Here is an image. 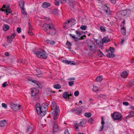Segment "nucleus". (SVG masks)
Segmentation results:
<instances>
[{"instance_id": "f257e3e1", "label": "nucleus", "mask_w": 134, "mask_h": 134, "mask_svg": "<svg viewBox=\"0 0 134 134\" xmlns=\"http://www.w3.org/2000/svg\"><path fill=\"white\" fill-rule=\"evenodd\" d=\"M42 27L44 31L49 34L53 35L56 33L55 28L52 24H44Z\"/></svg>"}, {"instance_id": "f03ea898", "label": "nucleus", "mask_w": 134, "mask_h": 134, "mask_svg": "<svg viewBox=\"0 0 134 134\" xmlns=\"http://www.w3.org/2000/svg\"><path fill=\"white\" fill-rule=\"evenodd\" d=\"M51 110L50 113L53 116L54 120H55L58 117L60 113L59 107L57 106L54 102H52L51 105Z\"/></svg>"}, {"instance_id": "7ed1b4c3", "label": "nucleus", "mask_w": 134, "mask_h": 134, "mask_svg": "<svg viewBox=\"0 0 134 134\" xmlns=\"http://www.w3.org/2000/svg\"><path fill=\"white\" fill-rule=\"evenodd\" d=\"M36 108L37 113L42 116H43L46 114V112L43 109L40 108V103H37L36 105Z\"/></svg>"}, {"instance_id": "20e7f679", "label": "nucleus", "mask_w": 134, "mask_h": 134, "mask_svg": "<svg viewBox=\"0 0 134 134\" xmlns=\"http://www.w3.org/2000/svg\"><path fill=\"white\" fill-rule=\"evenodd\" d=\"M36 54L38 57L44 59H46L47 56L46 53L44 50L37 52Z\"/></svg>"}, {"instance_id": "39448f33", "label": "nucleus", "mask_w": 134, "mask_h": 134, "mask_svg": "<svg viewBox=\"0 0 134 134\" xmlns=\"http://www.w3.org/2000/svg\"><path fill=\"white\" fill-rule=\"evenodd\" d=\"M87 45L92 52H95L97 51L96 46L93 41H90L87 44Z\"/></svg>"}, {"instance_id": "423d86ee", "label": "nucleus", "mask_w": 134, "mask_h": 134, "mask_svg": "<svg viewBox=\"0 0 134 134\" xmlns=\"http://www.w3.org/2000/svg\"><path fill=\"white\" fill-rule=\"evenodd\" d=\"M112 118L114 120L120 119L122 116L121 114L118 112H115L111 114Z\"/></svg>"}, {"instance_id": "0eeeda50", "label": "nucleus", "mask_w": 134, "mask_h": 134, "mask_svg": "<svg viewBox=\"0 0 134 134\" xmlns=\"http://www.w3.org/2000/svg\"><path fill=\"white\" fill-rule=\"evenodd\" d=\"M102 8L103 10V12L105 13L107 15H109L111 14V11L109 8H108L107 6V4H105L103 5L102 6Z\"/></svg>"}, {"instance_id": "6e6552de", "label": "nucleus", "mask_w": 134, "mask_h": 134, "mask_svg": "<svg viewBox=\"0 0 134 134\" xmlns=\"http://www.w3.org/2000/svg\"><path fill=\"white\" fill-rule=\"evenodd\" d=\"M20 106L19 104H16L13 103H12L10 104V107L13 110L16 111L19 109Z\"/></svg>"}, {"instance_id": "1a4fd4ad", "label": "nucleus", "mask_w": 134, "mask_h": 134, "mask_svg": "<svg viewBox=\"0 0 134 134\" xmlns=\"http://www.w3.org/2000/svg\"><path fill=\"white\" fill-rule=\"evenodd\" d=\"M31 90V95L32 96H34L38 93L39 91L38 89L35 88H32Z\"/></svg>"}, {"instance_id": "9d476101", "label": "nucleus", "mask_w": 134, "mask_h": 134, "mask_svg": "<svg viewBox=\"0 0 134 134\" xmlns=\"http://www.w3.org/2000/svg\"><path fill=\"white\" fill-rule=\"evenodd\" d=\"M72 26V25L71 24L69 20H68L65 23L64 25L63 26V28L64 29H68Z\"/></svg>"}, {"instance_id": "9b49d317", "label": "nucleus", "mask_w": 134, "mask_h": 134, "mask_svg": "<svg viewBox=\"0 0 134 134\" xmlns=\"http://www.w3.org/2000/svg\"><path fill=\"white\" fill-rule=\"evenodd\" d=\"M69 35L72 38H73L74 40V41L75 42H77L79 39L82 40L83 39L82 36H81L80 38L79 39L78 38L75 37L74 35H72L71 34H69Z\"/></svg>"}, {"instance_id": "f8f14e48", "label": "nucleus", "mask_w": 134, "mask_h": 134, "mask_svg": "<svg viewBox=\"0 0 134 134\" xmlns=\"http://www.w3.org/2000/svg\"><path fill=\"white\" fill-rule=\"evenodd\" d=\"M72 111H75V113L78 115L82 113L81 110H79L77 108L75 109H72Z\"/></svg>"}, {"instance_id": "ddd939ff", "label": "nucleus", "mask_w": 134, "mask_h": 134, "mask_svg": "<svg viewBox=\"0 0 134 134\" xmlns=\"http://www.w3.org/2000/svg\"><path fill=\"white\" fill-rule=\"evenodd\" d=\"M7 124V122L5 120H4L0 121V126L2 127H3Z\"/></svg>"}, {"instance_id": "4468645a", "label": "nucleus", "mask_w": 134, "mask_h": 134, "mask_svg": "<svg viewBox=\"0 0 134 134\" xmlns=\"http://www.w3.org/2000/svg\"><path fill=\"white\" fill-rule=\"evenodd\" d=\"M51 5L50 4L48 3L44 2L42 4V6L44 8H46Z\"/></svg>"}, {"instance_id": "2eb2a0df", "label": "nucleus", "mask_w": 134, "mask_h": 134, "mask_svg": "<svg viewBox=\"0 0 134 134\" xmlns=\"http://www.w3.org/2000/svg\"><path fill=\"white\" fill-rule=\"evenodd\" d=\"M24 2L22 0H20L19 2V4L20 7L21 8H22V9L24 8L23 7L24 5Z\"/></svg>"}, {"instance_id": "dca6fc26", "label": "nucleus", "mask_w": 134, "mask_h": 134, "mask_svg": "<svg viewBox=\"0 0 134 134\" xmlns=\"http://www.w3.org/2000/svg\"><path fill=\"white\" fill-rule=\"evenodd\" d=\"M110 41L108 37H104L102 39V42L103 43H107Z\"/></svg>"}, {"instance_id": "f3484780", "label": "nucleus", "mask_w": 134, "mask_h": 134, "mask_svg": "<svg viewBox=\"0 0 134 134\" xmlns=\"http://www.w3.org/2000/svg\"><path fill=\"white\" fill-rule=\"evenodd\" d=\"M121 76L123 78H125L127 75V73L126 71H123L120 74Z\"/></svg>"}, {"instance_id": "a211bd4d", "label": "nucleus", "mask_w": 134, "mask_h": 134, "mask_svg": "<svg viewBox=\"0 0 134 134\" xmlns=\"http://www.w3.org/2000/svg\"><path fill=\"white\" fill-rule=\"evenodd\" d=\"M9 28V26L7 24H4L3 26L2 29L4 31H7Z\"/></svg>"}, {"instance_id": "6ab92c4d", "label": "nucleus", "mask_w": 134, "mask_h": 134, "mask_svg": "<svg viewBox=\"0 0 134 134\" xmlns=\"http://www.w3.org/2000/svg\"><path fill=\"white\" fill-rule=\"evenodd\" d=\"M40 108L42 109H43V110H46V109H47L48 108V105L46 104L43 103L41 106H40Z\"/></svg>"}, {"instance_id": "aec40b11", "label": "nucleus", "mask_w": 134, "mask_h": 134, "mask_svg": "<svg viewBox=\"0 0 134 134\" xmlns=\"http://www.w3.org/2000/svg\"><path fill=\"white\" fill-rule=\"evenodd\" d=\"M63 97L65 99H67L68 98V94L67 92H64L63 94Z\"/></svg>"}, {"instance_id": "412c9836", "label": "nucleus", "mask_w": 134, "mask_h": 134, "mask_svg": "<svg viewBox=\"0 0 134 134\" xmlns=\"http://www.w3.org/2000/svg\"><path fill=\"white\" fill-rule=\"evenodd\" d=\"M127 10H122L121 11V15L122 16H125L127 15Z\"/></svg>"}, {"instance_id": "4be33fe9", "label": "nucleus", "mask_w": 134, "mask_h": 134, "mask_svg": "<svg viewBox=\"0 0 134 134\" xmlns=\"http://www.w3.org/2000/svg\"><path fill=\"white\" fill-rule=\"evenodd\" d=\"M113 53H108L107 54V56L109 58H113L115 56V55Z\"/></svg>"}, {"instance_id": "5701e85b", "label": "nucleus", "mask_w": 134, "mask_h": 134, "mask_svg": "<svg viewBox=\"0 0 134 134\" xmlns=\"http://www.w3.org/2000/svg\"><path fill=\"white\" fill-rule=\"evenodd\" d=\"M86 122L84 121H82L79 123V125L81 126H84L86 124Z\"/></svg>"}, {"instance_id": "b1692460", "label": "nucleus", "mask_w": 134, "mask_h": 134, "mask_svg": "<svg viewBox=\"0 0 134 134\" xmlns=\"http://www.w3.org/2000/svg\"><path fill=\"white\" fill-rule=\"evenodd\" d=\"M102 80V78L101 76H99L96 79V81L98 82H100Z\"/></svg>"}, {"instance_id": "393cba45", "label": "nucleus", "mask_w": 134, "mask_h": 134, "mask_svg": "<svg viewBox=\"0 0 134 134\" xmlns=\"http://www.w3.org/2000/svg\"><path fill=\"white\" fill-rule=\"evenodd\" d=\"M5 13L8 14V13H10L11 12V10L10 8H8L7 7V8H5Z\"/></svg>"}, {"instance_id": "a878e982", "label": "nucleus", "mask_w": 134, "mask_h": 134, "mask_svg": "<svg viewBox=\"0 0 134 134\" xmlns=\"http://www.w3.org/2000/svg\"><path fill=\"white\" fill-rule=\"evenodd\" d=\"M69 21L72 26L75 24L76 23V21L74 19H71L69 20Z\"/></svg>"}, {"instance_id": "bb28decb", "label": "nucleus", "mask_w": 134, "mask_h": 134, "mask_svg": "<svg viewBox=\"0 0 134 134\" xmlns=\"http://www.w3.org/2000/svg\"><path fill=\"white\" fill-rule=\"evenodd\" d=\"M47 43L51 45H53L55 43V42L53 41H51L50 40H47L46 41Z\"/></svg>"}, {"instance_id": "cd10ccee", "label": "nucleus", "mask_w": 134, "mask_h": 134, "mask_svg": "<svg viewBox=\"0 0 134 134\" xmlns=\"http://www.w3.org/2000/svg\"><path fill=\"white\" fill-rule=\"evenodd\" d=\"M125 20H124L121 23V28H125Z\"/></svg>"}, {"instance_id": "c85d7f7f", "label": "nucleus", "mask_w": 134, "mask_h": 134, "mask_svg": "<svg viewBox=\"0 0 134 134\" xmlns=\"http://www.w3.org/2000/svg\"><path fill=\"white\" fill-rule=\"evenodd\" d=\"M100 29L103 32H105L106 30L105 27L103 26H100Z\"/></svg>"}, {"instance_id": "c756f323", "label": "nucleus", "mask_w": 134, "mask_h": 134, "mask_svg": "<svg viewBox=\"0 0 134 134\" xmlns=\"http://www.w3.org/2000/svg\"><path fill=\"white\" fill-rule=\"evenodd\" d=\"M7 42L8 43H10L12 42L13 39V38H9V36H8L7 37Z\"/></svg>"}, {"instance_id": "7c9ffc66", "label": "nucleus", "mask_w": 134, "mask_h": 134, "mask_svg": "<svg viewBox=\"0 0 134 134\" xmlns=\"http://www.w3.org/2000/svg\"><path fill=\"white\" fill-rule=\"evenodd\" d=\"M53 87L56 89H60L61 87V86L59 84H56L53 86Z\"/></svg>"}, {"instance_id": "2f4dec72", "label": "nucleus", "mask_w": 134, "mask_h": 134, "mask_svg": "<svg viewBox=\"0 0 134 134\" xmlns=\"http://www.w3.org/2000/svg\"><path fill=\"white\" fill-rule=\"evenodd\" d=\"M84 115L86 117L89 118L91 116V114L90 113H85Z\"/></svg>"}, {"instance_id": "473e14b6", "label": "nucleus", "mask_w": 134, "mask_h": 134, "mask_svg": "<svg viewBox=\"0 0 134 134\" xmlns=\"http://www.w3.org/2000/svg\"><path fill=\"white\" fill-rule=\"evenodd\" d=\"M98 53V56L100 57H102V56L103 55V53L101 52V51L99 49H98V51H97Z\"/></svg>"}, {"instance_id": "72a5a7b5", "label": "nucleus", "mask_w": 134, "mask_h": 134, "mask_svg": "<svg viewBox=\"0 0 134 134\" xmlns=\"http://www.w3.org/2000/svg\"><path fill=\"white\" fill-rule=\"evenodd\" d=\"M121 31L123 35H125L126 34V31L125 30V28H121Z\"/></svg>"}, {"instance_id": "f704fd0d", "label": "nucleus", "mask_w": 134, "mask_h": 134, "mask_svg": "<svg viewBox=\"0 0 134 134\" xmlns=\"http://www.w3.org/2000/svg\"><path fill=\"white\" fill-rule=\"evenodd\" d=\"M68 64L75 65V63L73 61H69Z\"/></svg>"}, {"instance_id": "c9c22d12", "label": "nucleus", "mask_w": 134, "mask_h": 134, "mask_svg": "<svg viewBox=\"0 0 134 134\" xmlns=\"http://www.w3.org/2000/svg\"><path fill=\"white\" fill-rule=\"evenodd\" d=\"M75 32L78 37H79L81 36V34L80 31L76 30L75 31Z\"/></svg>"}, {"instance_id": "e433bc0d", "label": "nucleus", "mask_w": 134, "mask_h": 134, "mask_svg": "<svg viewBox=\"0 0 134 134\" xmlns=\"http://www.w3.org/2000/svg\"><path fill=\"white\" fill-rule=\"evenodd\" d=\"M87 28V27L86 26H83V25H81L80 27V28L81 29L83 30H85Z\"/></svg>"}, {"instance_id": "4c0bfd02", "label": "nucleus", "mask_w": 134, "mask_h": 134, "mask_svg": "<svg viewBox=\"0 0 134 134\" xmlns=\"http://www.w3.org/2000/svg\"><path fill=\"white\" fill-rule=\"evenodd\" d=\"M95 92H96L98 90V89L97 87L96 86H93L92 89Z\"/></svg>"}, {"instance_id": "58836bf2", "label": "nucleus", "mask_w": 134, "mask_h": 134, "mask_svg": "<svg viewBox=\"0 0 134 134\" xmlns=\"http://www.w3.org/2000/svg\"><path fill=\"white\" fill-rule=\"evenodd\" d=\"M66 44L68 45L69 47H70L72 45L71 43L68 41H67Z\"/></svg>"}, {"instance_id": "ea45409f", "label": "nucleus", "mask_w": 134, "mask_h": 134, "mask_svg": "<svg viewBox=\"0 0 134 134\" xmlns=\"http://www.w3.org/2000/svg\"><path fill=\"white\" fill-rule=\"evenodd\" d=\"M93 119L92 118H90L88 120V122L91 124H92L93 123Z\"/></svg>"}, {"instance_id": "a19ab883", "label": "nucleus", "mask_w": 134, "mask_h": 134, "mask_svg": "<svg viewBox=\"0 0 134 134\" xmlns=\"http://www.w3.org/2000/svg\"><path fill=\"white\" fill-rule=\"evenodd\" d=\"M74 82L73 81H70L69 82L68 84L69 86H71L73 84Z\"/></svg>"}, {"instance_id": "79ce46f5", "label": "nucleus", "mask_w": 134, "mask_h": 134, "mask_svg": "<svg viewBox=\"0 0 134 134\" xmlns=\"http://www.w3.org/2000/svg\"><path fill=\"white\" fill-rule=\"evenodd\" d=\"M28 25L29 26V30L31 31L32 30V26L30 25V22H28Z\"/></svg>"}, {"instance_id": "37998d69", "label": "nucleus", "mask_w": 134, "mask_h": 134, "mask_svg": "<svg viewBox=\"0 0 134 134\" xmlns=\"http://www.w3.org/2000/svg\"><path fill=\"white\" fill-rule=\"evenodd\" d=\"M109 50L111 53H113L115 52L114 49L113 47H110L109 48Z\"/></svg>"}, {"instance_id": "c03bdc74", "label": "nucleus", "mask_w": 134, "mask_h": 134, "mask_svg": "<svg viewBox=\"0 0 134 134\" xmlns=\"http://www.w3.org/2000/svg\"><path fill=\"white\" fill-rule=\"evenodd\" d=\"M36 85H37V86L36 87L38 88H42V86L41 85L39 82H38V83H37L36 84Z\"/></svg>"}, {"instance_id": "a18cd8bd", "label": "nucleus", "mask_w": 134, "mask_h": 134, "mask_svg": "<svg viewBox=\"0 0 134 134\" xmlns=\"http://www.w3.org/2000/svg\"><path fill=\"white\" fill-rule=\"evenodd\" d=\"M36 85H37V86L36 87L38 88H42V86L41 85L39 82H38V83H37L36 84Z\"/></svg>"}, {"instance_id": "49530a36", "label": "nucleus", "mask_w": 134, "mask_h": 134, "mask_svg": "<svg viewBox=\"0 0 134 134\" xmlns=\"http://www.w3.org/2000/svg\"><path fill=\"white\" fill-rule=\"evenodd\" d=\"M104 119L103 117H101V123L102 124V125H103L104 126V124H105L104 121Z\"/></svg>"}, {"instance_id": "de8ad7c7", "label": "nucleus", "mask_w": 134, "mask_h": 134, "mask_svg": "<svg viewBox=\"0 0 134 134\" xmlns=\"http://www.w3.org/2000/svg\"><path fill=\"white\" fill-rule=\"evenodd\" d=\"M7 86H8V85L7 84V82H4L2 84V87H5Z\"/></svg>"}, {"instance_id": "09e8293b", "label": "nucleus", "mask_w": 134, "mask_h": 134, "mask_svg": "<svg viewBox=\"0 0 134 134\" xmlns=\"http://www.w3.org/2000/svg\"><path fill=\"white\" fill-rule=\"evenodd\" d=\"M58 126L57 124L54 125L53 127V130H55L56 129H57Z\"/></svg>"}, {"instance_id": "8fccbe9b", "label": "nucleus", "mask_w": 134, "mask_h": 134, "mask_svg": "<svg viewBox=\"0 0 134 134\" xmlns=\"http://www.w3.org/2000/svg\"><path fill=\"white\" fill-rule=\"evenodd\" d=\"M69 60H63L62 61V62L63 63H65L66 64H69Z\"/></svg>"}, {"instance_id": "3c124183", "label": "nucleus", "mask_w": 134, "mask_h": 134, "mask_svg": "<svg viewBox=\"0 0 134 134\" xmlns=\"http://www.w3.org/2000/svg\"><path fill=\"white\" fill-rule=\"evenodd\" d=\"M79 93V92L78 91H75L74 93V95L75 96H78Z\"/></svg>"}, {"instance_id": "603ef678", "label": "nucleus", "mask_w": 134, "mask_h": 134, "mask_svg": "<svg viewBox=\"0 0 134 134\" xmlns=\"http://www.w3.org/2000/svg\"><path fill=\"white\" fill-rule=\"evenodd\" d=\"M2 106L5 108H7V105L4 103H2Z\"/></svg>"}, {"instance_id": "864d4df0", "label": "nucleus", "mask_w": 134, "mask_h": 134, "mask_svg": "<svg viewBox=\"0 0 134 134\" xmlns=\"http://www.w3.org/2000/svg\"><path fill=\"white\" fill-rule=\"evenodd\" d=\"M21 29L20 28L18 27L16 31L18 33H20L21 32Z\"/></svg>"}, {"instance_id": "5fc2aeb1", "label": "nucleus", "mask_w": 134, "mask_h": 134, "mask_svg": "<svg viewBox=\"0 0 134 134\" xmlns=\"http://www.w3.org/2000/svg\"><path fill=\"white\" fill-rule=\"evenodd\" d=\"M64 134H70V133L67 129L64 132Z\"/></svg>"}, {"instance_id": "6e6d98bb", "label": "nucleus", "mask_w": 134, "mask_h": 134, "mask_svg": "<svg viewBox=\"0 0 134 134\" xmlns=\"http://www.w3.org/2000/svg\"><path fill=\"white\" fill-rule=\"evenodd\" d=\"M123 104L124 105L128 106L129 105V103L127 102H124Z\"/></svg>"}, {"instance_id": "4d7b16f0", "label": "nucleus", "mask_w": 134, "mask_h": 134, "mask_svg": "<svg viewBox=\"0 0 134 134\" xmlns=\"http://www.w3.org/2000/svg\"><path fill=\"white\" fill-rule=\"evenodd\" d=\"M31 127H28L27 128L26 131L27 132H29L31 130Z\"/></svg>"}, {"instance_id": "13d9d810", "label": "nucleus", "mask_w": 134, "mask_h": 134, "mask_svg": "<svg viewBox=\"0 0 134 134\" xmlns=\"http://www.w3.org/2000/svg\"><path fill=\"white\" fill-rule=\"evenodd\" d=\"M113 4H115L116 2V0H109Z\"/></svg>"}, {"instance_id": "bf43d9fd", "label": "nucleus", "mask_w": 134, "mask_h": 134, "mask_svg": "<svg viewBox=\"0 0 134 134\" xmlns=\"http://www.w3.org/2000/svg\"><path fill=\"white\" fill-rule=\"evenodd\" d=\"M78 124H75L74 125V126L75 127V128L76 129H78Z\"/></svg>"}, {"instance_id": "052dcab7", "label": "nucleus", "mask_w": 134, "mask_h": 134, "mask_svg": "<svg viewBox=\"0 0 134 134\" xmlns=\"http://www.w3.org/2000/svg\"><path fill=\"white\" fill-rule=\"evenodd\" d=\"M103 94H100L97 97V98L98 99H100L101 98H102L103 97Z\"/></svg>"}, {"instance_id": "680f3d73", "label": "nucleus", "mask_w": 134, "mask_h": 134, "mask_svg": "<svg viewBox=\"0 0 134 134\" xmlns=\"http://www.w3.org/2000/svg\"><path fill=\"white\" fill-rule=\"evenodd\" d=\"M55 5H58L59 4V2L58 1H57V0H55Z\"/></svg>"}, {"instance_id": "e2e57ef3", "label": "nucleus", "mask_w": 134, "mask_h": 134, "mask_svg": "<svg viewBox=\"0 0 134 134\" xmlns=\"http://www.w3.org/2000/svg\"><path fill=\"white\" fill-rule=\"evenodd\" d=\"M129 113L130 114H131V116L133 117H134V112L133 111H131V112H129Z\"/></svg>"}, {"instance_id": "0e129e2a", "label": "nucleus", "mask_w": 134, "mask_h": 134, "mask_svg": "<svg viewBox=\"0 0 134 134\" xmlns=\"http://www.w3.org/2000/svg\"><path fill=\"white\" fill-rule=\"evenodd\" d=\"M22 13L25 15H26V14H27V13L25 12L24 10V9H22Z\"/></svg>"}, {"instance_id": "69168bd1", "label": "nucleus", "mask_w": 134, "mask_h": 134, "mask_svg": "<svg viewBox=\"0 0 134 134\" xmlns=\"http://www.w3.org/2000/svg\"><path fill=\"white\" fill-rule=\"evenodd\" d=\"M15 36V34H13L11 36H9V38H13V39L14 38Z\"/></svg>"}, {"instance_id": "338daca9", "label": "nucleus", "mask_w": 134, "mask_h": 134, "mask_svg": "<svg viewBox=\"0 0 134 134\" xmlns=\"http://www.w3.org/2000/svg\"><path fill=\"white\" fill-rule=\"evenodd\" d=\"M75 80V78L74 77H73L69 78L68 79V80Z\"/></svg>"}, {"instance_id": "774afa93", "label": "nucleus", "mask_w": 134, "mask_h": 134, "mask_svg": "<svg viewBox=\"0 0 134 134\" xmlns=\"http://www.w3.org/2000/svg\"><path fill=\"white\" fill-rule=\"evenodd\" d=\"M131 116V114H130L129 113V114L126 116V118H131V117H133L132 116Z\"/></svg>"}]
</instances>
